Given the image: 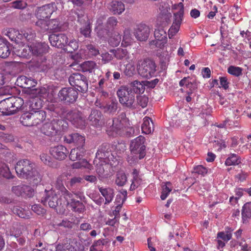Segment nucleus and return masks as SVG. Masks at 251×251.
Returning a JSON list of instances; mask_svg holds the SVG:
<instances>
[{"instance_id":"nucleus-39","label":"nucleus","mask_w":251,"mask_h":251,"mask_svg":"<svg viewBox=\"0 0 251 251\" xmlns=\"http://www.w3.org/2000/svg\"><path fill=\"white\" fill-rule=\"evenodd\" d=\"M242 217L244 223L248 219L251 218V202L245 203L243 206Z\"/></svg>"},{"instance_id":"nucleus-36","label":"nucleus","mask_w":251,"mask_h":251,"mask_svg":"<svg viewBox=\"0 0 251 251\" xmlns=\"http://www.w3.org/2000/svg\"><path fill=\"white\" fill-rule=\"evenodd\" d=\"M241 163V157L235 153L229 154L225 161L226 166H236Z\"/></svg>"},{"instance_id":"nucleus-47","label":"nucleus","mask_w":251,"mask_h":251,"mask_svg":"<svg viewBox=\"0 0 251 251\" xmlns=\"http://www.w3.org/2000/svg\"><path fill=\"white\" fill-rule=\"evenodd\" d=\"M11 100L12 101V106L13 109L14 110L15 113L21 109L24 104V101L23 99L19 97H11Z\"/></svg>"},{"instance_id":"nucleus-62","label":"nucleus","mask_w":251,"mask_h":251,"mask_svg":"<svg viewBox=\"0 0 251 251\" xmlns=\"http://www.w3.org/2000/svg\"><path fill=\"white\" fill-rule=\"evenodd\" d=\"M245 191L244 189L237 188L235 190V197H231L230 198V201L231 202L232 200H235L237 201L243 195V192Z\"/></svg>"},{"instance_id":"nucleus-54","label":"nucleus","mask_w":251,"mask_h":251,"mask_svg":"<svg viewBox=\"0 0 251 251\" xmlns=\"http://www.w3.org/2000/svg\"><path fill=\"white\" fill-rule=\"evenodd\" d=\"M184 11H178L174 14V23L179 25L181 24L182 18L183 16Z\"/></svg>"},{"instance_id":"nucleus-15","label":"nucleus","mask_w":251,"mask_h":251,"mask_svg":"<svg viewBox=\"0 0 251 251\" xmlns=\"http://www.w3.org/2000/svg\"><path fill=\"white\" fill-rule=\"evenodd\" d=\"M16 82L17 85L25 89V93L30 95V93L28 92V90H34L33 88L35 87L37 84V81L31 77H27L25 75H22L18 77L17 79Z\"/></svg>"},{"instance_id":"nucleus-21","label":"nucleus","mask_w":251,"mask_h":251,"mask_svg":"<svg viewBox=\"0 0 251 251\" xmlns=\"http://www.w3.org/2000/svg\"><path fill=\"white\" fill-rule=\"evenodd\" d=\"M32 54L36 57H42L48 52L49 47L45 43H35L31 44Z\"/></svg>"},{"instance_id":"nucleus-37","label":"nucleus","mask_w":251,"mask_h":251,"mask_svg":"<svg viewBox=\"0 0 251 251\" xmlns=\"http://www.w3.org/2000/svg\"><path fill=\"white\" fill-rule=\"evenodd\" d=\"M56 188L60 192L61 195H63L64 199L70 198L72 196V193L69 192L60 179L57 178L55 183Z\"/></svg>"},{"instance_id":"nucleus-31","label":"nucleus","mask_w":251,"mask_h":251,"mask_svg":"<svg viewBox=\"0 0 251 251\" xmlns=\"http://www.w3.org/2000/svg\"><path fill=\"white\" fill-rule=\"evenodd\" d=\"M131 175L132 179L131 180L132 183L130 185V189L131 190H134L141 185L142 179L141 176L139 175V171L136 169L133 170Z\"/></svg>"},{"instance_id":"nucleus-17","label":"nucleus","mask_w":251,"mask_h":251,"mask_svg":"<svg viewBox=\"0 0 251 251\" xmlns=\"http://www.w3.org/2000/svg\"><path fill=\"white\" fill-rule=\"evenodd\" d=\"M64 141L67 144H74L77 147L84 146L85 143L84 136L78 133H72L65 135Z\"/></svg>"},{"instance_id":"nucleus-25","label":"nucleus","mask_w":251,"mask_h":251,"mask_svg":"<svg viewBox=\"0 0 251 251\" xmlns=\"http://www.w3.org/2000/svg\"><path fill=\"white\" fill-rule=\"evenodd\" d=\"M118 106V103L117 101L115 100H112L105 104H100L99 107L102 109L104 113L113 115L117 111Z\"/></svg>"},{"instance_id":"nucleus-45","label":"nucleus","mask_w":251,"mask_h":251,"mask_svg":"<svg viewBox=\"0 0 251 251\" xmlns=\"http://www.w3.org/2000/svg\"><path fill=\"white\" fill-rule=\"evenodd\" d=\"M62 29L61 25L59 21L57 19H52L48 21V30H52L55 32L61 31Z\"/></svg>"},{"instance_id":"nucleus-19","label":"nucleus","mask_w":251,"mask_h":251,"mask_svg":"<svg viewBox=\"0 0 251 251\" xmlns=\"http://www.w3.org/2000/svg\"><path fill=\"white\" fill-rule=\"evenodd\" d=\"M50 151L54 158L59 160L65 159L69 153L67 148L62 145L51 147Z\"/></svg>"},{"instance_id":"nucleus-23","label":"nucleus","mask_w":251,"mask_h":251,"mask_svg":"<svg viewBox=\"0 0 251 251\" xmlns=\"http://www.w3.org/2000/svg\"><path fill=\"white\" fill-rule=\"evenodd\" d=\"M84 15H77V21L81 24H85V25L79 28L80 33L85 38L90 37L91 35V25L89 23H86L85 19L83 18Z\"/></svg>"},{"instance_id":"nucleus-42","label":"nucleus","mask_w":251,"mask_h":251,"mask_svg":"<svg viewBox=\"0 0 251 251\" xmlns=\"http://www.w3.org/2000/svg\"><path fill=\"white\" fill-rule=\"evenodd\" d=\"M10 53L9 43L6 40L4 43L0 45V57L7 58Z\"/></svg>"},{"instance_id":"nucleus-12","label":"nucleus","mask_w":251,"mask_h":251,"mask_svg":"<svg viewBox=\"0 0 251 251\" xmlns=\"http://www.w3.org/2000/svg\"><path fill=\"white\" fill-rule=\"evenodd\" d=\"M154 36L155 40L151 41L150 45L160 49L162 48L167 42L166 31L162 27H158L155 29Z\"/></svg>"},{"instance_id":"nucleus-26","label":"nucleus","mask_w":251,"mask_h":251,"mask_svg":"<svg viewBox=\"0 0 251 251\" xmlns=\"http://www.w3.org/2000/svg\"><path fill=\"white\" fill-rule=\"evenodd\" d=\"M99 191L105 198V204H108L112 201L114 197V190L110 187L98 186Z\"/></svg>"},{"instance_id":"nucleus-7","label":"nucleus","mask_w":251,"mask_h":251,"mask_svg":"<svg viewBox=\"0 0 251 251\" xmlns=\"http://www.w3.org/2000/svg\"><path fill=\"white\" fill-rule=\"evenodd\" d=\"M62 117L71 122L76 127L83 128L85 126V121L81 114L77 110H65L62 111Z\"/></svg>"},{"instance_id":"nucleus-46","label":"nucleus","mask_w":251,"mask_h":251,"mask_svg":"<svg viewBox=\"0 0 251 251\" xmlns=\"http://www.w3.org/2000/svg\"><path fill=\"white\" fill-rule=\"evenodd\" d=\"M96 63L93 61H88L82 64L81 68L84 72L92 73L96 68Z\"/></svg>"},{"instance_id":"nucleus-53","label":"nucleus","mask_w":251,"mask_h":251,"mask_svg":"<svg viewBox=\"0 0 251 251\" xmlns=\"http://www.w3.org/2000/svg\"><path fill=\"white\" fill-rule=\"evenodd\" d=\"M25 38L28 41H32L35 37V32L31 29H27L24 33Z\"/></svg>"},{"instance_id":"nucleus-8","label":"nucleus","mask_w":251,"mask_h":251,"mask_svg":"<svg viewBox=\"0 0 251 251\" xmlns=\"http://www.w3.org/2000/svg\"><path fill=\"white\" fill-rule=\"evenodd\" d=\"M69 81L70 85L75 87L78 91L84 93L88 90V80L85 76L81 74H73L70 76Z\"/></svg>"},{"instance_id":"nucleus-27","label":"nucleus","mask_w":251,"mask_h":251,"mask_svg":"<svg viewBox=\"0 0 251 251\" xmlns=\"http://www.w3.org/2000/svg\"><path fill=\"white\" fill-rule=\"evenodd\" d=\"M31 98L27 102V104L29 106V110L31 112H33L34 110H38L42 106L43 101L41 99L32 95H29Z\"/></svg>"},{"instance_id":"nucleus-14","label":"nucleus","mask_w":251,"mask_h":251,"mask_svg":"<svg viewBox=\"0 0 251 251\" xmlns=\"http://www.w3.org/2000/svg\"><path fill=\"white\" fill-rule=\"evenodd\" d=\"M63 203H62L64 207V211L67 206H70L73 211L78 213H82L85 209V207L83 203L79 201L75 200L73 198V195L70 198L64 199Z\"/></svg>"},{"instance_id":"nucleus-5","label":"nucleus","mask_w":251,"mask_h":251,"mask_svg":"<svg viewBox=\"0 0 251 251\" xmlns=\"http://www.w3.org/2000/svg\"><path fill=\"white\" fill-rule=\"evenodd\" d=\"M129 120L126 118V113L122 112L117 117L113 119L112 125L110 126L107 131H111L115 134L123 135L124 130L128 125Z\"/></svg>"},{"instance_id":"nucleus-22","label":"nucleus","mask_w":251,"mask_h":251,"mask_svg":"<svg viewBox=\"0 0 251 251\" xmlns=\"http://www.w3.org/2000/svg\"><path fill=\"white\" fill-rule=\"evenodd\" d=\"M11 97L4 99L0 102V112L5 115H10L14 113L12 106Z\"/></svg>"},{"instance_id":"nucleus-55","label":"nucleus","mask_w":251,"mask_h":251,"mask_svg":"<svg viewBox=\"0 0 251 251\" xmlns=\"http://www.w3.org/2000/svg\"><path fill=\"white\" fill-rule=\"evenodd\" d=\"M45 19H38V21L36 22V25L43 31L48 30V21H46Z\"/></svg>"},{"instance_id":"nucleus-33","label":"nucleus","mask_w":251,"mask_h":251,"mask_svg":"<svg viewBox=\"0 0 251 251\" xmlns=\"http://www.w3.org/2000/svg\"><path fill=\"white\" fill-rule=\"evenodd\" d=\"M132 87L131 88L134 94H140L144 92L146 86L145 81H140L137 80H134L130 83Z\"/></svg>"},{"instance_id":"nucleus-56","label":"nucleus","mask_w":251,"mask_h":251,"mask_svg":"<svg viewBox=\"0 0 251 251\" xmlns=\"http://www.w3.org/2000/svg\"><path fill=\"white\" fill-rule=\"evenodd\" d=\"M32 210L38 215H43L46 213L45 209L39 204H34L31 206Z\"/></svg>"},{"instance_id":"nucleus-60","label":"nucleus","mask_w":251,"mask_h":251,"mask_svg":"<svg viewBox=\"0 0 251 251\" xmlns=\"http://www.w3.org/2000/svg\"><path fill=\"white\" fill-rule=\"evenodd\" d=\"M232 234H230L229 232L226 233L224 232H219L217 234V238L218 239H221L226 242H227L229 240H230Z\"/></svg>"},{"instance_id":"nucleus-64","label":"nucleus","mask_w":251,"mask_h":251,"mask_svg":"<svg viewBox=\"0 0 251 251\" xmlns=\"http://www.w3.org/2000/svg\"><path fill=\"white\" fill-rule=\"evenodd\" d=\"M24 185H18L13 186L12 188L13 192L17 196H23Z\"/></svg>"},{"instance_id":"nucleus-48","label":"nucleus","mask_w":251,"mask_h":251,"mask_svg":"<svg viewBox=\"0 0 251 251\" xmlns=\"http://www.w3.org/2000/svg\"><path fill=\"white\" fill-rule=\"evenodd\" d=\"M21 232L18 231L17 233H14L13 231H6V234L7 236H10L12 237H13L16 239V241L18 242L19 245L21 246H23L25 243V239L24 237L20 236Z\"/></svg>"},{"instance_id":"nucleus-2","label":"nucleus","mask_w":251,"mask_h":251,"mask_svg":"<svg viewBox=\"0 0 251 251\" xmlns=\"http://www.w3.org/2000/svg\"><path fill=\"white\" fill-rule=\"evenodd\" d=\"M145 138L140 135L132 140L130 143V149L131 155H128L127 161L132 165L139 160L144 157L146 155Z\"/></svg>"},{"instance_id":"nucleus-1","label":"nucleus","mask_w":251,"mask_h":251,"mask_svg":"<svg viewBox=\"0 0 251 251\" xmlns=\"http://www.w3.org/2000/svg\"><path fill=\"white\" fill-rule=\"evenodd\" d=\"M18 176L28 180L33 185H36L42 180V176L31 161L24 159L19 160L15 167Z\"/></svg>"},{"instance_id":"nucleus-43","label":"nucleus","mask_w":251,"mask_h":251,"mask_svg":"<svg viewBox=\"0 0 251 251\" xmlns=\"http://www.w3.org/2000/svg\"><path fill=\"white\" fill-rule=\"evenodd\" d=\"M27 91L30 93V95L38 97L40 99L41 98H45L48 95V91L45 88H35L34 90L28 89Z\"/></svg>"},{"instance_id":"nucleus-3","label":"nucleus","mask_w":251,"mask_h":251,"mask_svg":"<svg viewBox=\"0 0 251 251\" xmlns=\"http://www.w3.org/2000/svg\"><path fill=\"white\" fill-rule=\"evenodd\" d=\"M68 126V124L62 119H53L50 122L43 124L41 131L44 135L50 137H55L60 130H64Z\"/></svg>"},{"instance_id":"nucleus-44","label":"nucleus","mask_w":251,"mask_h":251,"mask_svg":"<svg viewBox=\"0 0 251 251\" xmlns=\"http://www.w3.org/2000/svg\"><path fill=\"white\" fill-rule=\"evenodd\" d=\"M31 45L24 46L17 51V55L21 57L28 58L32 54Z\"/></svg>"},{"instance_id":"nucleus-6","label":"nucleus","mask_w":251,"mask_h":251,"mask_svg":"<svg viewBox=\"0 0 251 251\" xmlns=\"http://www.w3.org/2000/svg\"><path fill=\"white\" fill-rule=\"evenodd\" d=\"M58 195H60L59 198L56 193L51 191L48 197H46L44 200H42L41 202L44 205H46L48 202L50 207L56 208V211L59 213H64V207L62 203L64 199L62 195L60 193Z\"/></svg>"},{"instance_id":"nucleus-13","label":"nucleus","mask_w":251,"mask_h":251,"mask_svg":"<svg viewBox=\"0 0 251 251\" xmlns=\"http://www.w3.org/2000/svg\"><path fill=\"white\" fill-rule=\"evenodd\" d=\"M87 120L90 125L96 127H101L104 123L101 112L95 108L91 109Z\"/></svg>"},{"instance_id":"nucleus-61","label":"nucleus","mask_w":251,"mask_h":251,"mask_svg":"<svg viewBox=\"0 0 251 251\" xmlns=\"http://www.w3.org/2000/svg\"><path fill=\"white\" fill-rule=\"evenodd\" d=\"M136 134L135 132V129L133 127L131 126L129 124V121L128 122V125L125 128V130H124V134L123 135H125L127 136H131Z\"/></svg>"},{"instance_id":"nucleus-16","label":"nucleus","mask_w":251,"mask_h":251,"mask_svg":"<svg viewBox=\"0 0 251 251\" xmlns=\"http://www.w3.org/2000/svg\"><path fill=\"white\" fill-rule=\"evenodd\" d=\"M51 45L58 48H62L68 43L67 36L63 33L53 34L49 37Z\"/></svg>"},{"instance_id":"nucleus-38","label":"nucleus","mask_w":251,"mask_h":251,"mask_svg":"<svg viewBox=\"0 0 251 251\" xmlns=\"http://www.w3.org/2000/svg\"><path fill=\"white\" fill-rule=\"evenodd\" d=\"M83 178L79 176L71 178L66 183L67 187L71 190H75L82 182Z\"/></svg>"},{"instance_id":"nucleus-50","label":"nucleus","mask_w":251,"mask_h":251,"mask_svg":"<svg viewBox=\"0 0 251 251\" xmlns=\"http://www.w3.org/2000/svg\"><path fill=\"white\" fill-rule=\"evenodd\" d=\"M86 48L90 57L96 56L100 53L99 50L93 45H88Z\"/></svg>"},{"instance_id":"nucleus-51","label":"nucleus","mask_w":251,"mask_h":251,"mask_svg":"<svg viewBox=\"0 0 251 251\" xmlns=\"http://www.w3.org/2000/svg\"><path fill=\"white\" fill-rule=\"evenodd\" d=\"M242 69L238 67L231 66L228 68V73L236 76H239L242 75Z\"/></svg>"},{"instance_id":"nucleus-52","label":"nucleus","mask_w":251,"mask_h":251,"mask_svg":"<svg viewBox=\"0 0 251 251\" xmlns=\"http://www.w3.org/2000/svg\"><path fill=\"white\" fill-rule=\"evenodd\" d=\"M180 26V25H179L174 23H173L168 31V36L169 38H172L176 33H177L179 29Z\"/></svg>"},{"instance_id":"nucleus-10","label":"nucleus","mask_w":251,"mask_h":251,"mask_svg":"<svg viewBox=\"0 0 251 251\" xmlns=\"http://www.w3.org/2000/svg\"><path fill=\"white\" fill-rule=\"evenodd\" d=\"M59 99L66 104L75 102L78 98V92L72 87L62 88L58 93Z\"/></svg>"},{"instance_id":"nucleus-40","label":"nucleus","mask_w":251,"mask_h":251,"mask_svg":"<svg viewBox=\"0 0 251 251\" xmlns=\"http://www.w3.org/2000/svg\"><path fill=\"white\" fill-rule=\"evenodd\" d=\"M162 191L160 198L162 200H165L171 191L172 190L173 186L171 182H163L162 184Z\"/></svg>"},{"instance_id":"nucleus-32","label":"nucleus","mask_w":251,"mask_h":251,"mask_svg":"<svg viewBox=\"0 0 251 251\" xmlns=\"http://www.w3.org/2000/svg\"><path fill=\"white\" fill-rule=\"evenodd\" d=\"M110 51L113 52L117 59L126 60L128 62L129 53L126 49L117 48L116 50H111Z\"/></svg>"},{"instance_id":"nucleus-35","label":"nucleus","mask_w":251,"mask_h":251,"mask_svg":"<svg viewBox=\"0 0 251 251\" xmlns=\"http://www.w3.org/2000/svg\"><path fill=\"white\" fill-rule=\"evenodd\" d=\"M33 112H27L23 114L20 117V121L24 126H32Z\"/></svg>"},{"instance_id":"nucleus-57","label":"nucleus","mask_w":251,"mask_h":251,"mask_svg":"<svg viewBox=\"0 0 251 251\" xmlns=\"http://www.w3.org/2000/svg\"><path fill=\"white\" fill-rule=\"evenodd\" d=\"M118 21L116 17H109L106 22V27L108 29H111L117 25Z\"/></svg>"},{"instance_id":"nucleus-49","label":"nucleus","mask_w":251,"mask_h":251,"mask_svg":"<svg viewBox=\"0 0 251 251\" xmlns=\"http://www.w3.org/2000/svg\"><path fill=\"white\" fill-rule=\"evenodd\" d=\"M127 181V177L124 173H119L117 174L115 180L116 184L119 186H124Z\"/></svg>"},{"instance_id":"nucleus-20","label":"nucleus","mask_w":251,"mask_h":251,"mask_svg":"<svg viewBox=\"0 0 251 251\" xmlns=\"http://www.w3.org/2000/svg\"><path fill=\"white\" fill-rule=\"evenodd\" d=\"M150 33V29L145 24H140L135 30L134 35L136 38L140 41H144L148 39Z\"/></svg>"},{"instance_id":"nucleus-9","label":"nucleus","mask_w":251,"mask_h":251,"mask_svg":"<svg viewBox=\"0 0 251 251\" xmlns=\"http://www.w3.org/2000/svg\"><path fill=\"white\" fill-rule=\"evenodd\" d=\"M156 68V66L153 61L146 59L139 66L138 71L139 74L142 77L150 78L155 75Z\"/></svg>"},{"instance_id":"nucleus-58","label":"nucleus","mask_w":251,"mask_h":251,"mask_svg":"<svg viewBox=\"0 0 251 251\" xmlns=\"http://www.w3.org/2000/svg\"><path fill=\"white\" fill-rule=\"evenodd\" d=\"M13 140L14 137L12 135L0 132V141L4 142H10Z\"/></svg>"},{"instance_id":"nucleus-34","label":"nucleus","mask_w":251,"mask_h":251,"mask_svg":"<svg viewBox=\"0 0 251 251\" xmlns=\"http://www.w3.org/2000/svg\"><path fill=\"white\" fill-rule=\"evenodd\" d=\"M153 125L151 119L148 117H145L143 119V123L141 128L143 133L150 134L153 130Z\"/></svg>"},{"instance_id":"nucleus-29","label":"nucleus","mask_w":251,"mask_h":251,"mask_svg":"<svg viewBox=\"0 0 251 251\" xmlns=\"http://www.w3.org/2000/svg\"><path fill=\"white\" fill-rule=\"evenodd\" d=\"M85 149L83 146L77 147L71 150L70 153V159L72 161L81 159L84 156Z\"/></svg>"},{"instance_id":"nucleus-63","label":"nucleus","mask_w":251,"mask_h":251,"mask_svg":"<svg viewBox=\"0 0 251 251\" xmlns=\"http://www.w3.org/2000/svg\"><path fill=\"white\" fill-rule=\"evenodd\" d=\"M24 190L23 196L25 195V196L30 198L34 195V190L29 186L24 185Z\"/></svg>"},{"instance_id":"nucleus-18","label":"nucleus","mask_w":251,"mask_h":251,"mask_svg":"<svg viewBox=\"0 0 251 251\" xmlns=\"http://www.w3.org/2000/svg\"><path fill=\"white\" fill-rule=\"evenodd\" d=\"M110 146L109 144H102L99 148L95 158V163L97 164L100 162V159L108 161V158L111 154Z\"/></svg>"},{"instance_id":"nucleus-30","label":"nucleus","mask_w":251,"mask_h":251,"mask_svg":"<svg viewBox=\"0 0 251 251\" xmlns=\"http://www.w3.org/2000/svg\"><path fill=\"white\" fill-rule=\"evenodd\" d=\"M108 161L105 160L100 159V162L97 164L95 163V159L94 160V164L96 167V170L97 174L99 175V178L101 179L106 178L108 176V174H105V171L104 169V165H106Z\"/></svg>"},{"instance_id":"nucleus-4","label":"nucleus","mask_w":251,"mask_h":251,"mask_svg":"<svg viewBox=\"0 0 251 251\" xmlns=\"http://www.w3.org/2000/svg\"><path fill=\"white\" fill-rule=\"evenodd\" d=\"M116 94L119 102L123 107L129 109L135 108V95L131 88L125 85L121 86Z\"/></svg>"},{"instance_id":"nucleus-28","label":"nucleus","mask_w":251,"mask_h":251,"mask_svg":"<svg viewBox=\"0 0 251 251\" xmlns=\"http://www.w3.org/2000/svg\"><path fill=\"white\" fill-rule=\"evenodd\" d=\"M33 126H37L42 124L46 118V113L43 110H34L33 112Z\"/></svg>"},{"instance_id":"nucleus-24","label":"nucleus","mask_w":251,"mask_h":251,"mask_svg":"<svg viewBox=\"0 0 251 251\" xmlns=\"http://www.w3.org/2000/svg\"><path fill=\"white\" fill-rule=\"evenodd\" d=\"M108 9L114 14H121L125 10V6L123 2L118 0H113L108 5Z\"/></svg>"},{"instance_id":"nucleus-41","label":"nucleus","mask_w":251,"mask_h":251,"mask_svg":"<svg viewBox=\"0 0 251 251\" xmlns=\"http://www.w3.org/2000/svg\"><path fill=\"white\" fill-rule=\"evenodd\" d=\"M0 177H2L6 179L13 178L10 171L8 166L5 163H1L0 165Z\"/></svg>"},{"instance_id":"nucleus-11","label":"nucleus","mask_w":251,"mask_h":251,"mask_svg":"<svg viewBox=\"0 0 251 251\" xmlns=\"http://www.w3.org/2000/svg\"><path fill=\"white\" fill-rule=\"evenodd\" d=\"M56 9L55 3L52 2L38 7L35 10V15L38 19H48Z\"/></svg>"},{"instance_id":"nucleus-59","label":"nucleus","mask_w":251,"mask_h":251,"mask_svg":"<svg viewBox=\"0 0 251 251\" xmlns=\"http://www.w3.org/2000/svg\"><path fill=\"white\" fill-rule=\"evenodd\" d=\"M148 98L146 96H140L137 97L138 104L142 108L145 107L148 103Z\"/></svg>"}]
</instances>
